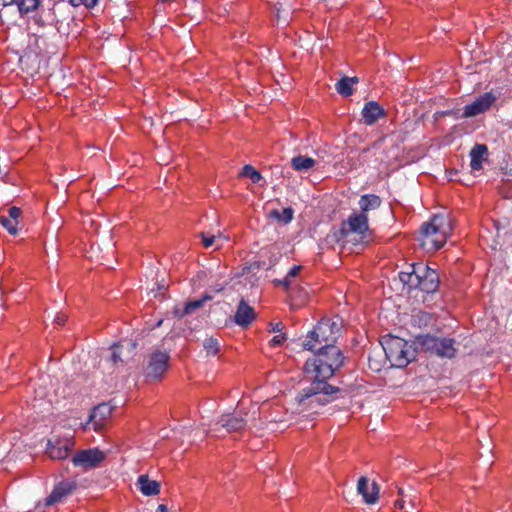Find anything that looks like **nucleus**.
I'll use <instances>...</instances> for the list:
<instances>
[{"label":"nucleus","instance_id":"obj_1","mask_svg":"<svg viewBox=\"0 0 512 512\" xmlns=\"http://www.w3.org/2000/svg\"><path fill=\"white\" fill-rule=\"evenodd\" d=\"M310 380V385L303 388L296 397L298 411L308 415L318 414L325 405L336 399L335 395L340 392L338 387L325 381Z\"/></svg>","mask_w":512,"mask_h":512},{"label":"nucleus","instance_id":"obj_2","mask_svg":"<svg viewBox=\"0 0 512 512\" xmlns=\"http://www.w3.org/2000/svg\"><path fill=\"white\" fill-rule=\"evenodd\" d=\"M316 351L317 353L306 361L304 373L308 379L326 382L343 365V356L338 347L318 348Z\"/></svg>","mask_w":512,"mask_h":512},{"label":"nucleus","instance_id":"obj_3","mask_svg":"<svg viewBox=\"0 0 512 512\" xmlns=\"http://www.w3.org/2000/svg\"><path fill=\"white\" fill-rule=\"evenodd\" d=\"M451 231L452 221L449 215H435L430 222L422 225L420 244L427 252H435L446 243Z\"/></svg>","mask_w":512,"mask_h":512},{"label":"nucleus","instance_id":"obj_4","mask_svg":"<svg viewBox=\"0 0 512 512\" xmlns=\"http://www.w3.org/2000/svg\"><path fill=\"white\" fill-rule=\"evenodd\" d=\"M340 331L341 322L338 319H322L307 335L306 340L303 342V348L314 351L318 348L336 347L335 343L340 335Z\"/></svg>","mask_w":512,"mask_h":512},{"label":"nucleus","instance_id":"obj_5","mask_svg":"<svg viewBox=\"0 0 512 512\" xmlns=\"http://www.w3.org/2000/svg\"><path fill=\"white\" fill-rule=\"evenodd\" d=\"M399 279L408 290L419 289L425 293H434L439 287V275L427 265L413 264L412 271L400 272Z\"/></svg>","mask_w":512,"mask_h":512},{"label":"nucleus","instance_id":"obj_6","mask_svg":"<svg viewBox=\"0 0 512 512\" xmlns=\"http://www.w3.org/2000/svg\"><path fill=\"white\" fill-rule=\"evenodd\" d=\"M368 217L363 213H352L347 220L343 221L340 229L335 232V238L343 244H361L368 237Z\"/></svg>","mask_w":512,"mask_h":512},{"label":"nucleus","instance_id":"obj_7","mask_svg":"<svg viewBox=\"0 0 512 512\" xmlns=\"http://www.w3.org/2000/svg\"><path fill=\"white\" fill-rule=\"evenodd\" d=\"M382 347L392 366L406 367L416 357L412 345L400 337L389 336L384 338Z\"/></svg>","mask_w":512,"mask_h":512},{"label":"nucleus","instance_id":"obj_8","mask_svg":"<svg viewBox=\"0 0 512 512\" xmlns=\"http://www.w3.org/2000/svg\"><path fill=\"white\" fill-rule=\"evenodd\" d=\"M417 343L422 350L438 357L453 358L456 354L455 342L450 338L420 335L417 337Z\"/></svg>","mask_w":512,"mask_h":512},{"label":"nucleus","instance_id":"obj_9","mask_svg":"<svg viewBox=\"0 0 512 512\" xmlns=\"http://www.w3.org/2000/svg\"><path fill=\"white\" fill-rule=\"evenodd\" d=\"M170 356L165 350L154 349L146 357L144 376L148 382L161 379L169 368Z\"/></svg>","mask_w":512,"mask_h":512},{"label":"nucleus","instance_id":"obj_10","mask_svg":"<svg viewBox=\"0 0 512 512\" xmlns=\"http://www.w3.org/2000/svg\"><path fill=\"white\" fill-rule=\"evenodd\" d=\"M74 445L73 438L51 439L48 440L46 454L53 460H63L70 455Z\"/></svg>","mask_w":512,"mask_h":512},{"label":"nucleus","instance_id":"obj_11","mask_svg":"<svg viewBox=\"0 0 512 512\" xmlns=\"http://www.w3.org/2000/svg\"><path fill=\"white\" fill-rule=\"evenodd\" d=\"M105 459V453L97 448L77 452L72 462L75 466L90 469L97 467Z\"/></svg>","mask_w":512,"mask_h":512},{"label":"nucleus","instance_id":"obj_12","mask_svg":"<svg viewBox=\"0 0 512 512\" xmlns=\"http://www.w3.org/2000/svg\"><path fill=\"white\" fill-rule=\"evenodd\" d=\"M76 489V483L71 480H63L56 484L51 494L45 499V506L49 507L61 502Z\"/></svg>","mask_w":512,"mask_h":512},{"label":"nucleus","instance_id":"obj_13","mask_svg":"<svg viewBox=\"0 0 512 512\" xmlns=\"http://www.w3.org/2000/svg\"><path fill=\"white\" fill-rule=\"evenodd\" d=\"M494 101L495 97L490 93L481 95L474 102L464 107L463 117H474L485 112L491 107Z\"/></svg>","mask_w":512,"mask_h":512},{"label":"nucleus","instance_id":"obj_14","mask_svg":"<svg viewBox=\"0 0 512 512\" xmlns=\"http://www.w3.org/2000/svg\"><path fill=\"white\" fill-rule=\"evenodd\" d=\"M379 485L373 481L369 486V480L367 477L362 476L359 478L357 483V492L362 495L363 500L366 504H375L379 498Z\"/></svg>","mask_w":512,"mask_h":512},{"label":"nucleus","instance_id":"obj_15","mask_svg":"<svg viewBox=\"0 0 512 512\" xmlns=\"http://www.w3.org/2000/svg\"><path fill=\"white\" fill-rule=\"evenodd\" d=\"M136 485L144 496H156L161 490L160 482L151 480L147 474L139 475Z\"/></svg>","mask_w":512,"mask_h":512},{"label":"nucleus","instance_id":"obj_16","mask_svg":"<svg viewBox=\"0 0 512 512\" xmlns=\"http://www.w3.org/2000/svg\"><path fill=\"white\" fill-rule=\"evenodd\" d=\"M255 318L254 309L249 306L245 300H241L239 302L236 314H235V322L242 327H247L252 323Z\"/></svg>","mask_w":512,"mask_h":512},{"label":"nucleus","instance_id":"obj_17","mask_svg":"<svg viewBox=\"0 0 512 512\" xmlns=\"http://www.w3.org/2000/svg\"><path fill=\"white\" fill-rule=\"evenodd\" d=\"M383 108L375 101L365 104L362 110L363 121L367 125H373L379 118L384 117Z\"/></svg>","mask_w":512,"mask_h":512},{"label":"nucleus","instance_id":"obj_18","mask_svg":"<svg viewBox=\"0 0 512 512\" xmlns=\"http://www.w3.org/2000/svg\"><path fill=\"white\" fill-rule=\"evenodd\" d=\"M112 408L108 404H100L96 406L89 417V421L93 423L95 430H100L105 420L111 415Z\"/></svg>","mask_w":512,"mask_h":512},{"label":"nucleus","instance_id":"obj_19","mask_svg":"<svg viewBox=\"0 0 512 512\" xmlns=\"http://www.w3.org/2000/svg\"><path fill=\"white\" fill-rule=\"evenodd\" d=\"M471 162L470 166L473 171L482 169V164L487 160L488 149L484 144H476L470 151Z\"/></svg>","mask_w":512,"mask_h":512},{"label":"nucleus","instance_id":"obj_20","mask_svg":"<svg viewBox=\"0 0 512 512\" xmlns=\"http://www.w3.org/2000/svg\"><path fill=\"white\" fill-rule=\"evenodd\" d=\"M227 432H238L245 428L246 421L242 417L234 415H222L219 422Z\"/></svg>","mask_w":512,"mask_h":512},{"label":"nucleus","instance_id":"obj_21","mask_svg":"<svg viewBox=\"0 0 512 512\" xmlns=\"http://www.w3.org/2000/svg\"><path fill=\"white\" fill-rule=\"evenodd\" d=\"M358 82L357 77H343L335 85L336 91L344 97H348L353 94V84Z\"/></svg>","mask_w":512,"mask_h":512},{"label":"nucleus","instance_id":"obj_22","mask_svg":"<svg viewBox=\"0 0 512 512\" xmlns=\"http://www.w3.org/2000/svg\"><path fill=\"white\" fill-rule=\"evenodd\" d=\"M381 205V199L376 195H363L359 200L361 212L366 215L370 210L377 209Z\"/></svg>","mask_w":512,"mask_h":512},{"label":"nucleus","instance_id":"obj_23","mask_svg":"<svg viewBox=\"0 0 512 512\" xmlns=\"http://www.w3.org/2000/svg\"><path fill=\"white\" fill-rule=\"evenodd\" d=\"M315 163L316 161L313 158L302 155H298L291 159V166L296 171H308L314 167Z\"/></svg>","mask_w":512,"mask_h":512},{"label":"nucleus","instance_id":"obj_24","mask_svg":"<svg viewBox=\"0 0 512 512\" xmlns=\"http://www.w3.org/2000/svg\"><path fill=\"white\" fill-rule=\"evenodd\" d=\"M41 0H18L17 6L21 15L31 13L38 9Z\"/></svg>","mask_w":512,"mask_h":512},{"label":"nucleus","instance_id":"obj_25","mask_svg":"<svg viewBox=\"0 0 512 512\" xmlns=\"http://www.w3.org/2000/svg\"><path fill=\"white\" fill-rule=\"evenodd\" d=\"M203 349H204L206 357L215 356L219 352V349H220V344H219L218 339L213 338V337L206 338L203 341Z\"/></svg>","mask_w":512,"mask_h":512},{"label":"nucleus","instance_id":"obj_26","mask_svg":"<svg viewBox=\"0 0 512 512\" xmlns=\"http://www.w3.org/2000/svg\"><path fill=\"white\" fill-rule=\"evenodd\" d=\"M293 209L288 207V208H285L283 209V211H279V210H272L270 211V217L278 220V221H282L284 223H289L292 219H293Z\"/></svg>","mask_w":512,"mask_h":512},{"label":"nucleus","instance_id":"obj_27","mask_svg":"<svg viewBox=\"0 0 512 512\" xmlns=\"http://www.w3.org/2000/svg\"><path fill=\"white\" fill-rule=\"evenodd\" d=\"M124 345H126L127 348H131V349H134L136 347L135 343L133 341H131V340L130 341H125V342H122L119 345L113 346L110 360H111V362L114 365L117 364L118 362H122L123 361L121 359V353H120L119 350L121 348H123Z\"/></svg>","mask_w":512,"mask_h":512},{"label":"nucleus","instance_id":"obj_28","mask_svg":"<svg viewBox=\"0 0 512 512\" xmlns=\"http://www.w3.org/2000/svg\"><path fill=\"white\" fill-rule=\"evenodd\" d=\"M198 238L201 240V245L204 248H211L214 247L215 249H218L220 246L217 244V237L214 234H211L209 232H200L197 235Z\"/></svg>","mask_w":512,"mask_h":512},{"label":"nucleus","instance_id":"obj_29","mask_svg":"<svg viewBox=\"0 0 512 512\" xmlns=\"http://www.w3.org/2000/svg\"><path fill=\"white\" fill-rule=\"evenodd\" d=\"M191 309H192V300L191 299H187L184 303H183V306L180 307L179 305H176L173 310H172V314L175 318H178V319H181L184 315H187L191 312Z\"/></svg>","mask_w":512,"mask_h":512},{"label":"nucleus","instance_id":"obj_30","mask_svg":"<svg viewBox=\"0 0 512 512\" xmlns=\"http://www.w3.org/2000/svg\"><path fill=\"white\" fill-rule=\"evenodd\" d=\"M398 494L405 499V501H408L411 508H416L418 504V496L416 492L413 489H409V491H405L402 488H399Z\"/></svg>","mask_w":512,"mask_h":512},{"label":"nucleus","instance_id":"obj_31","mask_svg":"<svg viewBox=\"0 0 512 512\" xmlns=\"http://www.w3.org/2000/svg\"><path fill=\"white\" fill-rule=\"evenodd\" d=\"M241 176L249 177L253 183H258L262 179L260 172L255 170L251 165H245L243 167Z\"/></svg>","mask_w":512,"mask_h":512},{"label":"nucleus","instance_id":"obj_32","mask_svg":"<svg viewBox=\"0 0 512 512\" xmlns=\"http://www.w3.org/2000/svg\"><path fill=\"white\" fill-rule=\"evenodd\" d=\"M0 223L2 224V226L5 229H7V231L11 235H16L17 234V232H18V229H17L18 223H16L14 220L8 218L6 215H1L0 216Z\"/></svg>","mask_w":512,"mask_h":512},{"label":"nucleus","instance_id":"obj_33","mask_svg":"<svg viewBox=\"0 0 512 512\" xmlns=\"http://www.w3.org/2000/svg\"><path fill=\"white\" fill-rule=\"evenodd\" d=\"M97 1L98 0H69V3L74 7L85 5L87 8H93L96 6Z\"/></svg>","mask_w":512,"mask_h":512},{"label":"nucleus","instance_id":"obj_34","mask_svg":"<svg viewBox=\"0 0 512 512\" xmlns=\"http://www.w3.org/2000/svg\"><path fill=\"white\" fill-rule=\"evenodd\" d=\"M301 270V266H294L290 269V271L288 272L286 278L281 282L286 288H288L290 282H289V279L291 277H295L299 274Z\"/></svg>","mask_w":512,"mask_h":512},{"label":"nucleus","instance_id":"obj_35","mask_svg":"<svg viewBox=\"0 0 512 512\" xmlns=\"http://www.w3.org/2000/svg\"><path fill=\"white\" fill-rule=\"evenodd\" d=\"M21 215V210L20 208L16 207V206H13V207H10L8 209V215L7 217L14 220L16 223L19 224V217Z\"/></svg>","mask_w":512,"mask_h":512},{"label":"nucleus","instance_id":"obj_36","mask_svg":"<svg viewBox=\"0 0 512 512\" xmlns=\"http://www.w3.org/2000/svg\"><path fill=\"white\" fill-rule=\"evenodd\" d=\"M213 299V295L211 293H205L201 299L194 300V310L202 307L206 301H210Z\"/></svg>","mask_w":512,"mask_h":512},{"label":"nucleus","instance_id":"obj_37","mask_svg":"<svg viewBox=\"0 0 512 512\" xmlns=\"http://www.w3.org/2000/svg\"><path fill=\"white\" fill-rule=\"evenodd\" d=\"M285 340H286V335L284 333H280L271 339L270 345L278 346V345H281Z\"/></svg>","mask_w":512,"mask_h":512},{"label":"nucleus","instance_id":"obj_38","mask_svg":"<svg viewBox=\"0 0 512 512\" xmlns=\"http://www.w3.org/2000/svg\"><path fill=\"white\" fill-rule=\"evenodd\" d=\"M67 320V316L63 313H58L54 319V323L57 325H64Z\"/></svg>","mask_w":512,"mask_h":512},{"label":"nucleus","instance_id":"obj_39","mask_svg":"<svg viewBox=\"0 0 512 512\" xmlns=\"http://www.w3.org/2000/svg\"><path fill=\"white\" fill-rule=\"evenodd\" d=\"M283 328H284L283 324L281 322H278L276 324H272L271 331L281 333Z\"/></svg>","mask_w":512,"mask_h":512},{"label":"nucleus","instance_id":"obj_40","mask_svg":"<svg viewBox=\"0 0 512 512\" xmlns=\"http://www.w3.org/2000/svg\"><path fill=\"white\" fill-rule=\"evenodd\" d=\"M405 502H406L405 499L401 497V499L395 501L394 506L397 509H403Z\"/></svg>","mask_w":512,"mask_h":512},{"label":"nucleus","instance_id":"obj_41","mask_svg":"<svg viewBox=\"0 0 512 512\" xmlns=\"http://www.w3.org/2000/svg\"><path fill=\"white\" fill-rule=\"evenodd\" d=\"M0 1L2 2V3H1V5H2L3 7H6V6H9V5H12V4H14V3H16V4H17V2H18V0H0Z\"/></svg>","mask_w":512,"mask_h":512},{"label":"nucleus","instance_id":"obj_42","mask_svg":"<svg viewBox=\"0 0 512 512\" xmlns=\"http://www.w3.org/2000/svg\"><path fill=\"white\" fill-rule=\"evenodd\" d=\"M157 512H168V507L165 504H160L157 508Z\"/></svg>","mask_w":512,"mask_h":512},{"label":"nucleus","instance_id":"obj_43","mask_svg":"<svg viewBox=\"0 0 512 512\" xmlns=\"http://www.w3.org/2000/svg\"><path fill=\"white\" fill-rule=\"evenodd\" d=\"M419 316H420L421 319L423 318L425 320L429 318V315L426 314V313H419Z\"/></svg>","mask_w":512,"mask_h":512},{"label":"nucleus","instance_id":"obj_44","mask_svg":"<svg viewBox=\"0 0 512 512\" xmlns=\"http://www.w3.org/2000/svg\"><path fill=\"white\" fill-rule=\"evenodd\" d=\"M162 322H163V320H162V319H161V320H159V321L157 322L156 326H157V327L161 326Z\"/></svg>","mask_w":512,"mask_h":512},{"label":"nucleus","instance_id":"obj_45","mask_svg":"<svg viewBox=\"0 0 512 512\" xmlns=\"http://www.w3.org/2000/svg\"><path fill=\"white\" fill-rule=\"evenodd\" d=\"M37 23H39L41 26H44L43 22L37 21Z\"/></svg>","mask_w":512,"mask_h":512}]
</instances>
